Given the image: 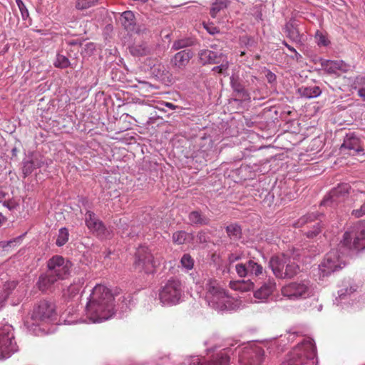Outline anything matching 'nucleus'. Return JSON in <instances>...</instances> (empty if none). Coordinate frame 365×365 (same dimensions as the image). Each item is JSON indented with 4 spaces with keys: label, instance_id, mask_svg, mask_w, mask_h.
<instances>
[{
    "label": "nucleus",
    "instance_id": "30",
    "mask_svg": "<svg viewBox=\"0 0 365 365\" xmlns=\"http://www.w3.org/2000/svg\"><path fill=\"white\" fill-rule=\"evenodd\" d=\"M189 221L192 225H204L209 223V219L198 211H192L189 214Z\"/></svg>",
    "mask_w": 365,
    "mask_h": 365
},
{
    "label": "nucleus",
    "instance_id": "16",
    "mask_svg": "<svg viewBox=\"0 0 365 365\" xmlns=\"http://www.w3.org/2000/svg\"><path fill=\"white\" fill-rule=\"evenodd\" d=\"M85 222L87 227L93 233L98 235L104 234L106 230L104 225L93 212H86L85 215Z\"/></svg>",
    "mask_w": 365,
    "mask_h": 365
},
{
    "label": "nucleus",
    "instance_id": "55",
    "mask_svg": "<svg viewBox=\"0 0 365 365\" xmlns=\"http://www.w3.org/2000/svg\"><path fill=\"white\" fill-rule=\"evenodd\" d=\"M6 193L0 187V203L3 202L4 205H6Z\"/></svg>",
    "mask_w": 365,
    "mask_h": 365
},
{
    "label": "nucleus",
    "instance_id": "37",
    "mask_svg": "<svg viewBox=\"0 0 365 365\" xmlns=\"http://www.w3.org/2000/svg\"><path fill=\"white\" fill-rule=\"evenodd\" d=\"M228 4L227 0H216L212 6L210 15L215 18L217 14L222 9L227 8Z\"/></svg>",
    "mask_w": 365,
    "mask_h": 365
},
{
    "label": "nucleus",
    "instance_id": "52",
    "mask_svg": "<svg viewBox=\"0 0 365 365\" xmlns=\"http://www.w3.org/2000/svg\"><path fill=\"white\" fill-rule=\"evenodd\" d=\"M282 43L292 52H294L295 53V57L297 59L301 57V55L296 51V49L289 45L285 41L282 42Z\"/></svg>",
    "mask_w": 365,
    "mask_h": 365
},
{
    "label": "nucleus",
    "instance_id": "51",
    "mask_svg": "<svg viewBox=\"0 0 365 365\" xmlns=\"http://www.w3.org/2000/svg\"><path fill=\"white\" fill-rule=\"evenodd\" d=\"M356 291V288L354 287H350L349 289L346 288V292H343L342 290L340 291L339 296V297H343L346 295H351Z\"/></svg>",
    "mask_w": 365,
    "mask_h": 365
},
{
    "label": "nucleus",
    "instance_id": "61",
    "mask_svg": "<svg viewBox=\"0 0 365 365\" xmlns=\"http://www.w3.org/2000/svg\"><path fill=\"white\" fill-rule=\"evenodd\" d=\"M6 299V298H0V309L5 306Z\"/></svg>",
    "mask_w": 365,
    "mask_h": 365
},
{
    "label": "nucleus",
    "instance_id": "22",
    "mask_svg": "<svg viewBox=\"0 0 365 365\" xmlns=\"http://www.w3.org/2000/svg\"><path fill=\"white\" fill-rule=\"evenodd\" d=\"M123 292L120 288L115 287L113 289H110L104 284H97L92 289V293L90 297H115L122 294Z\"/></svg>",
    "mask_w": 365,
    "mask_h": 365
},
{
    "label": "nucleus",
    "instance_id": "46",
    "mask_svg": "<svg viewBox=\"0 0 365 365\" xmlns=\"http://www.w3.org/2000/svg\"><path fill=\"white\" fill-rule=\"evenodd\" d=\"M36 168V165L34 160H29L24 163L23 167V173L25 176L31 173L34 169Z\"/></svg>",
    "mask_w": 365,
    "mask_h": 365
},
{
    "label": "nucleus",
    "instance_id": "59",
    "mask_svg": "<svg viewBox=\"0 0 365 365\" xmlns=\"http://www.w3.org/2000/svg\"><path fill=\"white\" fill-rule=\"evenodd\" d=\"M267 78L269 82L275 79V75L271 72H269L267 75Z\"/></svg>",
    "mask_w": 365,
    "mask_h": 365
},
{
    "label": "nucleus",
    "instance_id": "19",
    "mask_svg": "<svg viewBox=\"0 0 365 365\" xmlns=\"http://www.w3.org/2000/svg\"><path fill=\"white\" fill-rule=\"evenodd\" d=\"M181 294V282L176 279L171 278L162 287L160 297H178Z\"/></svg>",
    "mask_w": 365,
    "mask_h": 365
},
{
    "label": "nucleus",
    "instance_id": "31",
    "mask_svg": "<svg viewBox=\"0 0 365 365\" xmlns=\"http://www.w3.org/2000/svg\"><path fill=\"white\" fill-rule=\"evenodd\" d=\"M355 300L353 298H335L333 304L341 310H349L354 306Z\"/></svg>",
    "mask_w": 365,
    "mask_h": 365
},
{
    "label": "nucleus",
    "instance_id": "60",
    "mask_svg": "<svg viewBox=\"0 0 365 365\" xmlns=\"http://www.w3.org/2000/svg\"><path fill=\"white\" fill-rule=\"evenodd\" d=\"M12 299H13V300L11 302V304L13 306H16L20 303L19 298H12Z\"/></svg>",
    "mask_w": 365,
    "mask_h": 365
},
{
    "label": "nucleus",
    "instance_id": "63",
    "mask_svg": "<svg viewBox=\"0 0 365 365\" xmlns=\"http://www.w3.org/2000/svg\"><path fill=\"white\" fill-rule=\"evenodd\" d=\"M312 304H315V305H317L318 304V299L317 298H313L312 299V302H311Z\"/></svg>",
    "mask_w": 365,
    "mask_h": 365
},
{
    "label": "nucleus",
    "instance_id": "41",
    "mask_svg": "<svg viewBox=\"0 0 365 365\" xmlns=\"http://www.w3.org/2000/svg\"><path fill=\"white\" fill-rule=\"evenodd\" d=\"M317 218V215L314 213H309L304 215L296 222L295 226L301 227L308 222H311Z\"/></svg>",
    "mask_w": 365,
    "mask_h": 365
},
{
    "label": "nucleus",
    "instance_id": "45",
    "mask_svg": "<svg viewBox=\"0 0 365 365\" xmlns=\"http://www.w3.org/2000/svg\"><path fill=\"white\" fill-rule=\"evenodd\" d=\"M226 231L229 237H237L241 233L240 227L237 225H230L226 227Z\"/></svg>",
    "mask_w": 365,
    "mask_h": 365
},
{
    "label": "nucleus",
    "instance_id": "24",
    "mask_svg": "<svg viewBox=\"0 0 365 365\" xmlns=\"http://www.w3.org/2000/svg\"><path fill=\"white\" fill-rule=\"evenodd\" d=\"M57 281L56 277H53L48 271L45 274L40 275L37 285L40 290L45 292L49 289Z\"/></svg>",
    "mask_w": 365,
    "mask_h": 365
},
{
    "label": "nucleus",
    "instance_id": "10",
    "mask_svg": "<svg viewBox=\"0 0 365 365\" xmlns=\"http://www.w3.org/2000/svg\"><path fill=\"white\" fill-rule=\"evenodd\" d=\"M55 314L56 307L54 304L49 300L43 299L34 307L32 318L35 320L43 321L51 319Z\"/></svg>",
    "mask_w": 365,
    "mask_h": 365
},
{
    "label": "nucleus",
    "instance_id": "62",
    "mask_svg": "<svg viewBox=\"0 0 365 365\" xmlns=\"http://www.w3.org/2000/svg\"><path fill=\"white\" fill-rule=\"evenodd\" d=\"M165 106H166L168 108H170V109H175V108H177V106H176L173 105V103H168V102L165 103Z\"/></svg>",
    "mask_w": 365,
    "mask_h": 365
},
{
    "label": "nucleus",
    "instance_id": "17",
    "mask_svg": "<svg viewBox=\"0 0 365 365\" xmlns=\"http://www.w3.org/2000/svg\"><path fill=\"white\" fill-rule=\"evenodd\" d=\"M192 56L193 52L191 50H182L175 54L170 63L174 68L182 70L185 68Z\"/></svg>",
    "mask_w": 365,
    "mask_h": 365
},
{
    "label": "nucleus",
    "instance_id": "54",
    "mask_svg": "<svg viewBox=\"0 0 365 365\" xmlns=\"http://www.w3.org/2000/svg\"><path fill=\"white\" fill-rule=\"evenodd\" d=\"M355 83L359 86H365V76H358Z\"/></svg>",
    "mask_w": 365,
    "mask_h": 365
},
{
    "label": "nucleus",
    "instance_id": "12",
    "mask_svg": "<svg viewBox=\"0 0 365 365\" xmlns=\"http://www.w3.org/2000/svg\"><path fill=\"white\" fill-rule=\"evenodd\" d=\"M283 297H301L303 294H314L312 287L305 282H293L282 289Z\"/></svg>",
    "mask_w": 365,
    "mask_h": 365
},
{
    "label": "nucleus",
    "instance_id": "21",
    "mask_svg": "<svg viewBox=\"0 0 365 365\" xmlns=\"http://www.w3.org/2000/svg\"><path fill=\"white\" fill-rule=\"evenodd\" d=\"M198 56L200 61L202 64L220 63L221 62V58H224L222 53H220L218 54L217 52L208 49L200 51Z\"/></svg>",
    "mask_w": 365,
    "mask_h": 365
},
{
    "label": "nucleus",
    "instance_id": "48",
    "mask_svg": "<svg viewBox=\"0 0 365 365\" xmlns=\"http://www.w3.org/2000/svg\"><path fill=\"white\" fill-rule=\"evenodd\" d=\"M16 4L21 13L23 19L29 16V11L22 0H16Z\"/></svg>",
    "mask_w": 365,
    "mask_h": 365
},
{
    "label": "nucleus",
    "instance_id": "47",
    "mask_svg": "<svg viewBox=\"0 0 365 365\" xmlns=\"http://www.w3.org/2000/svg\"><path fill=\"white\" fill-rule=\"evenodd\" d=\"M315 38L317 41L318 45L327 46L329 41L327 37L320 31H317L315 35Z\"/></svg>",
    "mask_w": 365,
    "mask_h": 365
},
{
    "label": "nucleus",
    "instance_id": "3",
    "mask_svg": "<svg viewBox=\"0 0 365 365\" xmlns=\"http://www.w3.org/2000/svg\"><path fill=\"white\" fill-rule=\"evenodd\" d=\"M345 264L346 262L339 252L331 250L325 255L318 267L319 279L322 280L325 277L344 267Z\"/></svg>",
    "mask_w": 365,
    "mask_h": 365
},
{
    "label": "nucleus",
    "instance_id": "4",
    "mask_svg": "<svg viewBox=\"0 0 365 365\" xmlns=\"http://www.w3.org/2000/svg\"><path fill=\"white\" fill-rule=\"evenodd\" d=\"M18 351L14 341V329L6 324L0 327V359H7Z\"/></svg>",
    "mask_w": 365,
    "mask_h": 365
},
{
    "label": "nucleus",
    "instance_id": "2",
    "mask_svg": "<svg viewBox=\"0 0 365 365\" xmlns=\"http://www.w3.org/2000/svg\"><path fill=\"white\" fill-rule=\"evenodd\" d=\"M317 349L314 341L307 338L299 343L281 365H317Z\"/></svg>",
    "mask_w": 365,
    "mask_h": 365
},
{
    "label": "nucleus",
    "instance_id": "13",
    "mask_svg": "<svg viewBox=\"0 0 365 365\" xmlns=\"http://www.w3.org/2000/svg\"><path fill=\"white\" fill-rule=\"evenodd\" d=\"M235 269L238 276L240 277L253 275L258 277L263 272V267L252 259H250L245 264L240 263L236 264Z\"/></svg>",
    "mask_w": 365,
    "mask_h": 365
},
{
    "label": "nucleus",
    "instance_id": "33",
    "mask_svg": "<svg viewBox=\"0 0 365 365\" xmlns=\"http://www.w3.org/2000/svg\"><path fill=\"white\" fill-rule=\"evenodd\" d=\"M195 44V41L191 38H183L176 40L172 45V49L178 51L182 48L192 46Z\"/></svg>",
    "mask_w": 365,
    "mask_h": 365
},
{
    "label": "nucleus",
    "instance_id": "7",
    "mask_svg": "<svg viewBox=\"0 0 365 365\" xmlns=\"http://www.w3.org/2000/svg\"><path fill=\"white\" fill-rule=\"evenodd\" d=\"M205 304L218 311L237 310L244 307L241 298H203Z\"/></svg>",
    "mask_w": 365,
    "mask_h": 365
},
{
    "label": "nucleus",
    "instance_id": "57",
    "mask_svg": "<svg viewBox=\"0 0 365 365\" xmlns=\"http://www.w3.org/2000/svg\"><path fill=\"white\" fill-rule=\"evenodd\" d=\"M358 95L365 101V88H360L358 91Z\"/></svg>",
    "mask_w": 365,
    "mask_h": 365
},
{
    "label": "nucleus",
    "instance_id": "14",
    "mask_svg": "<svg viewBox=\"0 0 365 365\" xmlns=\"http://www.w3.org/2000/svg\"><path fill=\"white\" fill-rule=\"evenodd\" d=\"M229 361L228 351L224 349L214 354L212 359L206 362L202 361V359L197 356H194L192 358L190 365H228Z\"/></svg>",
    "mask_w": 365,
    "mask_h": 365
},
{
    "label": "nucleus",
    "instance_id": "15",
    "mask_svg": "<svg viewBox=\"0 0 365 365\" xmlns=\"http://www.w3.org/2000/svg\"><path fill=\"white\" fill-rule=\"evenodd\" d=\"M351 186L348 183L339 184L337 187H334L329 192V198L323 201L324 205L338 203L344 200L346 197Z\"/></svg>",
    "mask_w": 365,
    "mask_h": 365
},
{
    "label": "nucleus",
    "instance_id": "5",
    "mask_svg": "<svg viewBox=\"0 0 365 365\" xmlns=\"http://www.w3.org/2000/svg\"><path fill=\"white\" fill-rule=\"evenodd\" d=\"M72 265L68 259L61 255H54L47 262V271L58 280H62L70 274Z\"/></svg>",
    "mask_w": 365,
    "mask_h": 365
},
{
    "label": "nucleus",
    "instance_id": "9",
    "mask_svg": "<svg viewBox=\"0 0 365 365\" xmlns=\"http://www.w3.org/2000/svg\"><path fill=\"white\" fill-rule=\"evenodd\" d=\"M264 351L259 347H248L242 349L239 355L240 365H259L263 361Z\"/></svg>",
    "mask_w": 365,
    "mask_h": 365
},
{
    "label": "nucleus",
    "instance_id": "56",
    "mask_svg": "<svg viewBox=\"0 0 365 365\" xmlns=\"http://www.w3.org/2000/svg\"><path fill=\"white\" fill-rule=\"evenodd\" d=\"M127 299H128V298H124V299L121 302L120 309L122 310L120 312H125L126 309L128 308V306H127L128 300Z\"/></svg>",
    "mask_w": 365,
    "mask_h": 365
},
{
    "label": "nucleus",
    "instance_id": "38",
    "mask_svg": "<svg viewBox=\"0 0 365 365\" xmlns=\"http://www.w3.org/2000/svg\"><path fill=\"white\" fill-rule=\"evenodd\" d=\"M194 259L190 254H184L180 259L181 266L187 270H191L194 267Z\"/></svg>",
    "mask_w": 365,
    "mask_h": 365
},
{
    "label": "nucleus",
    "instance_id": "58",
    "mask_svg": "<svg viewBox=\"0 0 365 365\" xmlns=\"http://www.w3.org/2000/svg\"><path fill=\"white\" fill-rule=\"evenodd\" d=\"M205 27L210 34H214L215 33L219 32V31L217 30V29L216 27H213L212 29H210L207 26H205Z\"/></svg>",
    "mask_w": 365,
    "mask_h": 365
},
{
    "label": "nucleus",
    "instance_id": "27",
    "mask_svg": "<svg viewBox=\"0 0 365 365\" xmlns=\"http://www.w3.org/2000/svg\"><path fill=\"white\" fill-rule=\"evenodd\" d=\"M276 290V283L274 280L269 279L264 282L255 294L254 297H269Z\"/></svg>",
    "mask_w": 365,
    "mask_h": 365
},
{
    "label": "nucleus",
    "instance_id": "28",
    "mask_svg": "<svg viewBox=\"0 0 365 365\" xmlns=\"http://www.w3.org/2000/svg\"><path fill=\"white\" fill-rule=\"evenodd\" d=\"M298 93L301 97L312 98L319 96L322 91L319 86L301 87L298 89Z\"/></svg>",
    "mask_w": 365,
    "mask_h": 365
},
{
    "label": "nucleus",
    "instance_id": "35",
    "mask_svg": "<svg viewBox=\"0 0 365 365\" xmlns=\"http://www.w3.org/2000/svg\"><path fill=\"white\" fill-rule=\"evenodd\" d=\"M101 0H76L75 8L77 10H86L97 5Z\"/></svg>",
    "mask_w": 365,
    "mask_h": 365
},
{
    "label": "nucleus",
    "instance_id": "50",
    "mask_svg": "<svg viewBox=\"0 0 365 365\" xmlns=\"http://www.w3.org/2000/svg\"><path fill=\"white\" fill-rule=\"evenodd\" d=\"M321 225L318 222L316 225L314 226V230L313 231H309L307 232V237H314L317 236L320 232H321Z\"/></svg>",
    "mask_w": 365,
    "mask_h": 365
},
{
    "label": "nucleus",
    "instance_id": "32",
    "mask_svg": "<svg viewBox=\"0 0 365 365\" xmlns=\"http://www.w3.org/2000/svg\"><path fill=\"white\" fill-rule=\"evenodd\" d=\"M231 289L234 290H238L241 292H247L253 288V284L249 282H245L244 280L242 281H236L231 282L230 284Z\"/></svg>",
    "mask_w": 365,
    "mask_h": 365
},
{
    "label": "nucleus",
    "instance_id": "29",
    "mask_svg": "<svg viewBox=\"0 0 365 365\" xmlns=\"http://www.w3.org/2000/svg\"><path fill=\"white\" fill-rule=\"evenodd\" d=\"M299 272V267L295 262H292L287 257L285 269L283 271V278H292Z\"/></svg>",
    "mask_w": 365,
    "mask_h": 365
},
{
    "label": "nucleus",
    "instance_id": "39",
    "mask_svg": "<svg viewBox=\"0 0 365 365\" xmlns=\"http://www.w3.org/2000/svg\"><path fill=\"white\" fill-rule=\"evenodd\" d=\"M189 237V234L185 231H177L173 235V242L177 245H183Z\"/></svg>",
    "mask_w": 365,
    "mask_h": 365
},
{
    "label": "nucleus",
    "instance_id": "42",
    "mask_svg": "<svg viewBox=\"0 0 365 365\" xmlns=\"http://www.w3.org/2000/svg\"><path fill=\"white\" fill-rule=\"evenodd\" d=\"M54 66L58 68H66L70 66V61L66 56L58 54Z\"/></svg>",
    "mask_w": 365,
    "mask_h": 365
},
{
    "label": "nucleus",
    "instance_id": "40",
    "mask_svg": "<svg viewBox=\"0 0 365 365\" xmlns=\"http://www.w3.org/2000/svg\"><path fill=\"white\" fill-rule=\"evenodd\" d=\"M232 86L235 92L237 93V96L241 98L242 99H247L249 97V94L243 88V86L237 82H232Z\"/></svg>",
    "mask_w": 365,
    "mask_h": 365
},
{
    "label": "nucleus",
    "instance_id": "43",
    "mask_svg": "<svg viewBox=\"0 0 365 365\" xmlns=\"http://www.w3.org/2000/svg\"><path fill=\"white\" fill-rule=\"evenodd\" d=\"M220 63H221L220 66H215L212 68V71L220 74L227 75L229 68L228 61L227 60L221 58V62Z\"/></svg>",
    "mask_w": 365,
    "mask_h": 365
},
{
    "label": "nucleus",
    "instance_id": "53",
    "mask_svg": "<svg viewBox=\"0 0 365 365\" xmlns=\"http://www.w3.org/2000/svg\"><path fill=\"white\" fill-rule=\"evenodd\" d=\"M16 287V282H6L5 284H4V289L6 290V289H14L15 287Z\"/></svg>",
    "mask_w": 365,
    "mask_h": 365
},
{
    "label": "nucleus",
    "instance_id": "34",
    "mask_svg": "<svg viewBox=\"0 0 365 365\" xmlns=\"http://www.w3.org/2000/svg\"><path fill=\"white\" fill-rule=\"evenodd\" d=\"M287 36L292 41L299 43L302 42L301 35L298 29L293 25L287 26L286 27Z\"/></svg>",
    "mask_w": 365,
    "mask_h": 365
},
{
    "label": "nucleus",
    "instance_id": "11",
    "mask_svg": "<svg viewBox=\"0 0 365 365\" xmlns=\"http://www.w3.org/2000/svg\"><path fill=\"white\" fill-rule=\"evenodd\" d=\"M341 151L347 150L351 155H364V151L360 139L354 133L346 134L341 146Z\"/></svg>",
    "mask_w": 365,
    "mask_h": 365
},
{
    "label": "nucleus",
    "instance_id": "6",
    "mask_svg": "<svg viewBox=\"0 0 365 365\" xmlns=\"http://www.w3.org/2000/svg\"><path fill=\"white\" fill-rule=\"evenodd\" d=\"M341 244L349 250H364L365 248V223L355 230L346 231Z\"/></svg>",
    "mask_w": 365,
    "mask_h": 365
},
{
    "label": "nucleus",
    "instance_id": "64",
    "mask_svg": "<svg viewBox=\"0 0 365 365\" xmlns=\"http://www.w3.org/2000/svg\"><path fill=\"white\" fill-rule=\"evenodd\" d=\"M295 336V333L289 334L288 339L289 340H293Z\"/></svg>",
    "mask_w": 365,
    "mask_h": 365
},
{
    "label": "nucleus",
    "instance_id": "44",
    "mask_svg": "<svg viewBox=\"0 0 365 365\" xmlns=\"http://www.w3.org/2000/svg\"><path fill=\"white\" fill-rule=\"evenodd\" d=\"M21 240V237H18L8 242H1L0 247H1L4 250V251L9 252L10 248L16 247L19 244Z\"/></svg>",
    "mask_w": 365,
    "mask_h": 365
},
{
    "label": "nucleus",
    "instance_id": "23",
    "mask_svg": "<svg viewBox=\"0 0 365 365\" xmlns=\"http://www.w3.org/2000/svg\"><path fill=\"white\" fill-rule=\"evenodd\" d=\"M182 302L181 298H149L148 303L155 307H170Z\"/></svg>",
    "mask_w": 365,
    "mask_h": 365
},
{
    "label": "nucleus",
    "instance_id": "18",
    "mask_svg": "<svg viewBox=\"0 0 365 365\" xmlns=\"http://www.w3.org/2000/svg\"><path fill=\"white\" fill-rule=\"evenodd\" d=\"M287 262V256L279 255L272 257L269 260V267L276 277L283 278V271L285 269Z\"/></svg>",
    "mask_w": 365,
    "mask_h": 365
},
{
    "label": "nucleus",
    "instance_id": "36",
    "mask_svg": "<svg viewBox=\"0 0 365 365\" xmlns=\"http://www.w3.org/2000/svg\"><path fill=\"white\" fill-rule=\"evenodd\" d=\"M68 238L69 232L68 229L66 227H62L58 230L56 245L58 247H62L68 241Z\"/></svg>",
    "mask_w": 365,
    "mask_h": 365
},
{
    "label": "nucleus",
    "instance_id": "26",
    "mask_svg": "<svg viewBox=\"0 0 365 365\" xmlns=\"http://www.w3.org/2000/svg\"><path fill=\"white\" fill-rule=\"evenodd\" d=\"M123 26L128 31H133L135 29V15L131 11H126L122 13L120 19Z\"/></svg>",
    "mask_w": 365,
    "mask_h": 365
},
{
    "label": "nucleus",
    "instance_id": "49",
    "mask_svg": "<svg viewBox=\"0 0 365 365\" xmlns=\"http://www.w3.org/2000/svg\"><path fill=\"white\" fill-rule=\"evenodd\" d=\"M351 214L356 217H360L365 215V201L360 208L353 210Z\"/></svg>",
    "mask_w": 365,
    "mask_h": 365
},
{
    "label": "nucleus",
    "instance_id": "8",
    "mask_svg": "<svg viewBox=\"0 0 365 365\" xmlns=\"http://www.w3.org/2000/svg\"><path fill=\"white\" fill-rule=\"evenodd\" d=\"M135 268L138 272L150 273L153 272L155 262L153 255L147 247H140L135 253Z\"/></svg>",
    "mask_w": 365,
    "mask_h": 365
},
{
    "label": "nucleus",
    "instance_id": "25",
    "mask_svg": "<svg viewBox=\"0 0 365 365\" xmlns=\"http://www.w3.org/2000/svg\"><path fill=\"white\" fill-rule=\"evenodd\" d=\"M207 292L212 296L228 297L224 287L215 279H210L206 284Z\"/></svg>",
    "mask_w": 365,
    "mask_h": 365
},
{
    "label": "nucleus",
    "instance_id": "1",
    "mask_svg": "<svg viewBox=\"0 0 365 365\" xmlns=\"http://www.w3.org/2000/svg\"><path fill=\"white\" fill-rule=\"evenodd\" d=\"M115 298H88L85 309L90 322L100 323L110 319L115 313Z\"/></svg>",
    "mask_w": 365,
    "mask_h": 365
},
{
    "label": "nucleus",
    "instance_id": "20",
    "mask_svg": "<svg viewBox=\"0 0 365 365\" xmlns=\"http://www.w3.org/2000/svg\"><path fill=\"white\" fill-rule=\"evenodd\" d=\"M324 71L330 74H339V72L346 73L349 69V66L343 61L326 60L322 63Z\"/></svg>",
    "mask_w": 365,
    "mask_h": 365
}]
</instances>
